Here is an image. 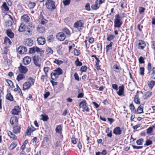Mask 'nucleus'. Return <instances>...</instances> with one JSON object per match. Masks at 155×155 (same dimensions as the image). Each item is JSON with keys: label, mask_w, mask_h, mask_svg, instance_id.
Returning a JSON list of instances; mask_svg holds the SVG:
<instances>
[{"label": "nucleus", "mask_w": 155, "mask_h": 155, "mask_svg": "<svg viewBox=\"0 0 155 155\" xmlns=\"http://www.w3.org/2000/svg\"><path fill=\"white\" fill-rule=\"evenodd\" d=\"M28 80L30 81H28L25 82L23 85V90H25L29 89L31 87L34 85L35 83V80L33 78L30 77Z\"/></svg>", "instance_id": "1"}, {"label": "nucleus", "mask_w": 155, "mask_h": 155, "mask_svg": "<svg viewBox=\"0 0 155 155\" xmlns=\"http://www.w3.org/2000/svg\"><path fill=\"white\" fill-rule=\"evenodd\" d=\"M63 73L62 69L60 68H58L54 70V72H52L51 74V78L53 80L58 77L59 75Z\"/></svg>", "instance_id": "2"}, {"label": "nucleus", "mask_w": 155, "mask_h": 155, "mask_svg": "<svg viewBox=\"0 0 155 155\" xmlns=\"http://www.w3.org/2000/svg\"><path fill=\"white\" fill-rule=\"evenodd\" d=\"M120 16L117 14L115 16L114 20V27L116 28H120L122 24V22L120 21Z\"/></svg>", "instance_id": "3"}, {"label": "nucleus", "mask_w": 155, "mask_h": 155, "mask_svg": "<svg viewBox=\"0 0 155 155\" xmlns=\"http://www.w3.org/2000/svg\"><path fill=\"white\" fill-rule=\"evenodd\" d=\"M54 3L55 2L53 1L49 0L46 1L45 5L48 9L52 10L56 8Z\"/></svg>", "instance_id": "4"}, {"label": "nucleus", "mask_w": 155, "mask_h": 155, "mask_svg": "<svg viewBox=\"0 0 155 155\" xmlns=\"http://www.w3.org/2000/svg\"><path fill=\"white\" fill-rule=\"evenodd\" d=\"M84 24L83 20H80L77 21L74 23L73 27L75 28H77L80 30L81 29V28L83 27Z\"/></svg>", "instance_id": "5"}, {"label": "nucleus", "mask_w": 155, "mask_h": 155, "mask_svg": "<svg viewBox=\"0 0 155 155\" xmlns=\"http://www.w3.org/2000/svg\"><path fill=\"white\" fill-rule=\"evenodd\" d=\"M79 107L80 108H82L83 109V111L87 112L89 111V108L87 105L86 102L85 100H83L80 103Z\"/></svg>", "instance_id": "6"}, {"label": "nucleus", "mask_w": 155, "mask_h": 155, "mask_svg": "<svg viewBox=\"0 0 155 155\" xmlns=\"http://www.w3.org/2000/svg\"><path fill=\"white\" fill-rule=\"evenodd\" d=\"M42 51L41 49L37 46H34L32 48H30L29 51L30 53L32 54L35 53L36 52L41 53H42Z\"/></svg>", "instance_id": "7"}, {"label": "nucleus", "mask_w": 155, "mask_h": 155, "mask_svg": "<svg viewBox=\"0 0 155 155\" xmlns=\"http://www.w3.org/2000/svg\"><path fill=\"white\" fill-rule=\"evenodd\" d=\"M56 37L58 40L63 41L65 38L66 36L63 32H60L57 34Z\"/></svg>", "instance_id": "8"}, {"label": "nucleus", "mask_w": 155, "mask_h": 155, "mask_svg": "<svg viewBox=\"0 0 155 155\" xmlns=\"http://www.w3.org/2000/svg\"><path fill=\"white\" fill-rule=\"evenodd\" d=\"M33 60L34 64L37 66L39 67L41 66L40 62V57L38 56H35L33 58Z\"/></svg>", "instance_id": "9"}, {"label": "nucleus", "mask_w": 155, "mask_h": 155, "mask_svg": "<svg viewBox=\"0 0 155 155\" xmlns=\"http://www.w3.org/2000/svg\"><path fill=\"white\" fill-rule=\"evenodd\" d=\"M10 123L13 125H16L18 124V120L17 118L15 117H12L10 120Z\"/></svg>", "instance_id": "10"}, {"label": "nucleus", "mask_w": 155, "mask_h": 155, "mask_svg": "<svg viewBox=\"0 0 155 155\" xmlns=\"http://www.w3.org/2000/svg\"><path fill=\"white\" fill-rule=\"evenodd\" d=\"M18 68L20 72L23 74H26L28 70L26 67L23 66L21 64Z\"/></svg>", "instance_id": "11"}, {"label": "nucleus", "mask_w": 155, "mask_h": 155, "mask_svg": "<svg viewBox=\"0 0 155 155\" xmlns=\"http://www.w3.org/2000/svg\"><path fill=\"white\" fill-rule=\"evenodd\" d=\"M27 48L22 46H20L17 49V51L19 54H24L27 51Z\"/></svg>", "instance_id": "12"}, {"label": "nucleus", "mask_w": 155, "mask_h": 155, "mask_svg": "<svg viewBox=\"0 0 155 155\" xmlns=\"http://www.w3.org/2000/svg\"><path fill=\"white\" fill-rule=\"evenodd\" d=\"M21 20L22 21L28 23L29 22L30 18L27 15H24L21 17Z\"/></svg>", "instance_id": "13"}, {"label": "nucleus", "mask_w": 155, "mask_h": 155, "mask_svg": "<svg viewBox=\"0 0 155 155\" xmlns=\"http://www.w3.org/2000/svg\"><path fill=\"white\" fill-rule=\"evenodd\" d=\"M21 127L19 125H17L14 126L13 127V132L15 134H17L19 133L20 132Z\"/></svg>", "instance_id": "14"}, {"label": "nucleus", "mask_w": 155, "mask_h": 155, "mask_svg": "<svg viewBox=\"0 0 155 155\" xmlns=\"http://www.w3.org/2000/svg\"><path fill=\"white\" fill-rule=\"evenodd\" d=\"M20 111V108L19 106H15L12 110V114L14 115H18Z\"/></svg>", "instance_id": "15"}, {"label": "nucleus", "mask_w": 155, "mask_h": 155, "mask_svg": "<svg viewBox=\"0 0 155 155\" xmlns=\"http://www.w3.org/2000/svg\"><path fill=\"white\" fill-rule=\"evenodd\" d=\"M38 43L39 45H43L45 42V39L44 37H40L37 39Z\"/></svg>", "instance_id": "16"}, {"label": "nucleus", "mask_w": 155, "mask_h": 155, "mask_svg": "<svg viewBox=\"0 0 155 155\" xmlns=\"http://www.w3.org/2000/svg\"><path fill=\"white\" fill-rule=\"evenodd\" d=\"M24 44L26 46H31L33 44V41L31 39L29 38L25 40Z\"/></svg>", "instance_id": "17"}, {"label": "nucleus", "mask_w": 155, "mask_h": 155, "mask_svg": "<svg viewBox=\"0 0 155 155\" xmlns=\"http://www.w3.org/2000/svg\"><path fill=\"white\" fill-rule=\"evenodd\" d=\"M113 133L116 135H119L122 133V130L119 127H116L113 130Z\"/></svg>", "instance_id": "18"}, {"label": "nucleus", "mask_w": 155, "mask_h": 155, "mask_svg": "<svg viewBox=\"0 0 155 155\" xmlns=\"http://www.w3.org/2000/svg\"><path fill=\"white\" fill-rule=\"evenodd\" d=\"M31 61V58L27 56L24 58L23 62L25 65H27L30 63Z\"/></svg>", "instance_id": "19"}, {"label": "nucleus", "mask_w": 155, "mask_h": 155, "mask_svg": "<svg viewBox=\"0 0 155 155\" xmlns=\"http://www.w3.org/2000/svg\"><path fill=\"white\" fill-rule=\"evenodd\" d=\"M138 44V48L139 49H143L146 46L144 42L143 41H139Z\"/></svg>", "instance_id": "20"}, {"label": "nucleus", "mask_w": 155, "mask_h": 155, "mask_svg": "<svg viewBox=\"0 0 155 155\" xmlns=\"http://www.w3.org/2000/svg\"><path fill=\"white\" fill-rule=\"evenodd\" d=\"M6 33L8 36L10 38H13L14 37V33L10 29H8L6 31Z\"/></svg>", "instance_id": "21"}, {"label": "nucleus", "mask_w": 155, "mask_h": 155, "mask_svg": "<svg viewBox=\"0 0 155 155\" xmlns=\"http://www.w3.org/2000/svg\"><path fill=\"white\" fill-rule=\"evenodd\" d=\"M124 87L123 85L119 87V91L117 92V94L119 96L122 95L124 93Z\"/></svg>", "instance_id": "22"}, {"label": "nucleus", "mask_w": 155, "mask_h": 155, "mask_svg": "<svg viewBox=\"0 0 155 155\" xmlns=\"http://www.w3.org/2000/svg\"><path fill=\"white\" fill-rule=\"evenodd\" d=\"M7 134L8 136L11 138L13 140H15L17 139V137L13 133L9 131H7Z\"/></svg>", "instance_id": "23"}, {"label": "nucleus", "mask_w": 155, "mask_h": 155, "mask_svg": "<svg viewBox=\"0 0 155 155\" xmlns=\"http://www.w3.org/2000/svg\"><path fill=\"white\" fill-rule=\"evenodd\" d=\"M26 26L24 23H22L21 24L18 28V31L20 32H23L25 30Z\"/></svg>", "instance_id": "24"}, {"label": "nucleus", "mask_w": 155, "mask_h": 155, "mask_svg": "<svg viewBox=\"0 0 155 155\" xmlns=\"http://www.w3.org/2000/svg\"><path fill=\"white\" fill-rule=\"evenodd\" d=\"M38 31L40 33H44L45 31V28L43 26L39 25L37 28Z\"/></svg>", "instance_id": "25"}, {"label": "nucleus", "mask_w": 155, "mask_h": 155, "mask_svg": "<svg viewBox=\"0 0 155 155\" xmlns=\"http://www.w3.org/2000/svg\"><path fill=\"white\" fill-rule=\"evenodd\" d=\"M10 17L11 18L10 19V20H8L5 22V26L7 27L10 26L12 25V17L11 16H10Z\"/></svg>", "instance_id": "26"}, {"label": "nucleus", "mask_w": 155, "mask_h": 155, "mask_svg": "<svg viewBox=\"0 0 155 155\" xmlns=\"http://www.w3.org/2000/svg\"><path fill=\"white\" fill-rule=\"evenodd\" d=\"M62 127L61 125H59L57 126V127L55 129L56 132L60 134L62 133Z\"/></svg>", "instance_id": "27"}, {"label": "nucleus", "mask_w": 155, "mask_h": 155, "mask_svg": "<svg viewBox=\"0 0 155 155\" xmlns=\"http://www.w3.org/2000/svg\"><path fill=\"white\" fill-rule=\"evenodd\" d=\"M25 78V75L21 73V74H19L17 76L16 78V80L18 81H19L21 80H22L23 79Z\"/></svg>", "instance_id": "28"}, {"label": "nucleus", "mask_w": 155, "mask_h": 155, "mask_svg": "<svg viewBox=\"0 0 155 155\" xmlns=\"http://www.w3.org/2000/svg\"><path fill=\"white\" fill-rule=\"evenodd\" d=\"M147 84L149 88L151 89L155 85V81L152 80L149 81L148 82Z\"/></svg>", "instance_id": "29"}, {"label": "nucleus", "mask_w": 155, "mask_h": 155, "mask_svg": "<svg viewBox=\"0 0 155 155\" xmlns=\"http://www.w3.org/2000/svg\"><path fill=\"white\" fill-rule=\"evenodd\" d=\"M152 94V92L151 91H148L146 92L145 94L143 96V98L144 99H146L150 97Z\"/></svg>", "instance_id": "30"}, {"label": "nucleus", "mask_w": 155, "mask_h": 155, "mask_svg": "<svg viewBox=\"0 0 155 155\" xmlns=\"http://www.w3.org/2000/svg\"><path fill=\"white\" fill-rule=\"evenodd\" d=\"M12 43L10 39L7 37H5L4 39V43L6 45H11Z\"/></svg>", "instance_id": "31"}, {"label": "nucleus", "mask_w": 155, "mask_h": 155, "mask_svg": "<svg viewBox=\"0 0 155 155\" xmlns=\"http://www.w3.org/2000/svg\"><path fill=\"white\" fill-rule=\"evenodd\" d=\"M143 113V107L141 106V105L139 106L137 109L136 113L137 114H140Z\"/></svg>", "instance_id": "32"}, {"label": "nucleus", "mask_w": 155, "mask_h": 155, "mask_svg": "<svg viewBox=\"0 0 155 155\" xmlns=\"http://www.w3.org/2000/svg\"><path fill=\"white\" fill-rule=\"evenodd\" d=\"M17 143L16 141L13 142L9 147V149L11 150H12L15 148L17 145Z\"/></svg>", "instance_id": "33"}, {"label": "nucleus", "mask_w": 155, "mask_h": 155, "mask_svg": "<svg viewBox=\"0 0 155 155\" xmlns=\"http://www.w3.org/2000/svg\"><path fill=\"white\" fill-rule=\"evenodd\" d=\"M100 6L98 3L96 2L95 3L91 6V8L94 10H96L99 8Z\"/></svg>", "instance_id": "34"}, {"label": "nucleus", "mask_w": 155, "mask_h": 155, "mask_svg": "<svg viewBox=\"0 0 155 155\" xmlns=\"http://www.w3.org/2000/svg\"><path fill=\"white\" fill-rule=\"evenodd\" d=\"M36 3L31 1L29 2L28 6L30 9L33 8L35 6Z\"/></svg>", "instance_id": "35"}, {"label": "nucleus", "mask_w": 155, "mask_h": 155, "mask_svg": "<svg viewBox=\"0 0 155 155\" xmlns=\"http://www.w3.org/2000/svg\"><path fill=\"white\" fill-rule=\"evenodd\" d=\"M6 98L8 100L11 101H12L13 100V97L12 95H11V93H8L6 95Z\"/></svg>", "instance_id": "36"}, {"label": "nucleus", "mask_w": 155, "mask_h": 155, "mask_svg": "<svg viewBox=\"0 0 155 155\" xmlns=\"http://www.w3.org/2000/svg\"><path fill=\"white\" fill-rule=\"evenodd\" d=\"M134 101L137 104H140V100L138 95L136 94L135 96Z\"/></svg>", "instance_id": "37"}, {"label": "nucleus", "mask_w": 155, "mask_h": 155, "mask_svg": "<svg viewBox=\"0 0 155 155\" xmlns=\"http://www.w3.org/2000/svg\"><path fill=\"white\" fill-rule=\"evenodd\" d=\"M154 128H155V125L149 127L147 129V134L150 133L152 131L153 129Z\"/></svg>", "instance_id": "38"}, {"label": "nucleus", "mask_w": 155, "mask_h": 155, "mask_svg": "<svg viewBox=\"0 0 155 155\" xmlns=\"http://www.w3.org/2000/svg\"><path fill=\"white\" fill-rule=\"evenodd\" d=\"M114 71L116 72H119L120 70H121V68L119 66H118L117 65H114L113 67Z\"/></svg>", "instance_id": "39"}, {"label": "nucleus", "mask_w": 155, "mask_h": 155, "mask_svg": "<svg viewBox=\"0 0 155 155\" xmlns=\"http://www.w3.org/2000/svg\"><path fill=\"white\" fill-rule=\"evenodd\" d=\"M129 107L132 112L136 113V111L135 109V107L132 104H130V105Z\"/></svg>", "instance_id": "40"}, {"label": "nucleus", "mask_w": 155, "mask_h": 155, "mask_svg": "<svg viewBox=\"0 0 155 155\" xmlns=\"http://www.w3.org/2000/svg\"><path fill=\"white\" fill-rule=\"evenodd\" d=\"M112 44L113 42H111L108 45H107L106 46V50L107 52H108L111 49Z\"/></svg>", "instance_id": "41"}, {"label": "nucleus", "mask_w": 155, "mask_h": 155, "mask_svg": "<svg viewBox=\"0 0 155 155\" xmlns=\"http://www.w3.org/2000/svg\"><path fill=\"white\" fill-rule=\"evenodd\" d=\"M75 63L77 66H81L82 65V63L79 61L78 58H77V60L75 61Z\"/></svg>", "instance_id": "42"}, {"label": "nucleus", "mask_w": 155, "mask_h": 155, "mask_svg": "<svg viewBox=\"0 0 155 155\" xmlns=\"http://www.w3.org/2000/svg\"><path fill=\"white\" fill-rule=\"evenodd\" d=\"M63 61L61 60L55 59L54 61V63L57 64L58 65H60L63 63Z\"/></svg>", "instance_id": "43"}, {"label": "nucleus", "mask_w": 155, "mask_h": 155, "mask_svg": "<svg viewBox=\"0 0 155 155\" xmlns=\"http://www.w3.org/2000/svg\"><path fill=\"white\" fill-rule=\"evenodd\" d=\"M42 117L41 119L44 121H47L48 119V117L47 115H41Z\"/></svg>", "instance_id": "44"}, {"label": "nucleus", "mask_w": 155, "mask_h": 155, "mask_svg": "<svg viewBox=\"0 0 155 155\" xmlns=\"http://www.w3.org/2000/svg\"><path fill=\"white\" fill-rule=\"evenodd\" d=\"M63 31L64 33H65L67 35H70V33L69 30L67 28H65L63 30Z\"/></svg>", "instance_id": "45"}, {"label": "nucleus", "mask_w": 155, "mask_h": 155, "mask_svg": "<svg viewBox=\"0 0 155 155\" xmlns=\"http://www.w3.org/2000/svg\"><path fill=\"white\" fill-rule=\"evenodd\" d=\"M41 23L44 25L46 24L48 21L46 19L43 18L42 17H41Z\"/></svg>", "instance_id": "46"}, {"label": "nucleus", "mask_w": 155, "mask_h": 155, "mask_svg": "<svg viewBox=\"0 0 155 155\" xmlns=\"http://www.w3.org/2000/svg\"><path fill=\"white\" fill-rule=\"evenodd\" d=\"M143 141V139H140L137 141L136 143L138 145H141Z\"/></svg>", "instance_id": "47"}, {"label": "nucleus", "mask_w": 155, "mask_h": 155, "mask_svg": "<svg viewBox=\"0 0 155 155\" xmlns=\"http://www.w3.org/2000/svg\"><path fill=\"white\" fill-rule=\"evenodd\" d=\"M140 74L141 75L144 74V68L143 67H140Z\"/></svg>", "instance_id": "48"}, {"label": "nucleus", "mask_w": 155, "mask_h": 155, "mask_svg": "<svg viewBox=\"0 0 155 155\" xmlns=\"http://www.w3.org/2000/svg\"><path fill=\"white\" fill-rule=\"evenodd\" d=\"M2 6H3L4 8L5 9V11H8L9 10V8L7 6L6 3H4Z\"/></svg>", "instance_id": "49"}, {"label": "nucleus", "mask_w": 155, "mask_h": 155, "mask_svg": "<svg viewBox=\"0 0 155 155\" xmlns=\"http://www.w3.org/2000/svg\"><path fill=\"white\" fill-rule=\"evenodd\" d=\"M114 36L113 35H110L108 36L107 37V39L109 41H111L114 38Z\"/></svg>", "instance_id": "50"}, {"label": "nucleus", "mask_w": 155, "mask_h": 155, "mask_svg": "<svg viewBox=\"0 0 155 155\" xmlns=\"http://www.w3.org/2000/svg\"><path fill=\"white\" fill-rule=\"evenodd\" d=\"M152 141L150 140H147L146 141V143L145 144V145H146L147 146L150 145L152 144Z\"/></svg>", "instance_id": "51"}, {"label": "nucleus", "mask_w": 155, "mask_h": 155, "mask_svg": "<svg viewBox=\"0 0 155 155\" xmlns=\"http://www.w3.org/2000/svg\"><path fill=\"white\" fill-rule=\"evenodd\" d=\"M6 81L11 87H12L13 86V83L11 80H6Z\"/></svg>", "instance_id": "52"}, {"label": "nucleus", "mask_w": 155, "mask_h": 155, "mask_svg": "<svg viewBox=\"0 0 155 155\" xmlns=\"http://www.w3.org/2000/svg\"><path fill=\"white\" fill-rule=\"evenodd\" d=\"M87 67L85 66H82L81 68V72H85L86 71Z\"/></svg>", "instance_id": "53"}, {"label": "nucleus", "mask_w": 155, "mask_h": 155, "mask_svg": "<svg viewBox=\"0 0 155 155\" xmlns=\"http://www.w3.org/2000/svg\"><path fill=\"white\" fill-rule=\"evenodd\" d=\"M70 2V0H65L63 1V3L65 5H69Z\"/></svg>", "instance_id": "54"}, {"label": "nucleus", "mask_w": 155, "mask_h": 155, "mask_svg": "<svg viewBox=\"0 0 155 155\" xmlns=\"http://www.w3.org/2000/svg\"><path fill=\"white\" fill-rule=\"evenodd\" d=\"M46 51L48 53L52 54L53 52V50L49 47H48L46 49Z\"/></svg>", "instance_id": "55"}, {"label": "nucleus", "mask_w": 155, "mask_h": 155, "mask_svg": "<svg viewBox=\"0 0 155 155\" xmlns=\"http://www.w3.org/2000/svg\"><path fill=\"white\" fill-rule=\"evenodd\" d=\"M49 69V68L48 67H46L44 68V72L45 73L46 76H47V73L48 72Z\"/></svg>", "instance_id": "56"}, {"label": "nucleus", "mask_w": 155, "mask_h": 155, "mask_svg": "<svg viewBox=\"0 0 155 155\" xmlns=\"http://www.w3.org/2000/svg\"><path fill=\"white\" fill-rule=\"evenodd\" d=\"M145 10V8L143 7H140L139 8V12L141 14Z\"/></svg>", "instance_id": "57"}, {"label": "nucleus", "mask_w": 155, "mask_h": 155, "mask_svg": "<svg viewBox=\"0 0 155 155\" xmlns=\"http://www.w3.org/2000/svg\"><path fill=\"white\" fill-rule=\"evenodd\" d=\"M55 145L56 147H59L61 145L60 141L59 140L57 141L55 144Z\"/></svg>", "instance_id": "58"}, {"label": "nucleus", "mask_w": 155, "mask_h": 155, "mask_svg": "<svg viewBox=\"0 0 155 155\" xmlns=\"http://www.w3.org/2000/svg\"><path fill=\"white\" fill-rule=\"evenodd\" d=\"M74 76L76 80H77L78 81H79V77L78 74L76 72L74 73Z\"/></svg>", "instance_id": "59"}, {"label": "nucleus", "mask_w": 155, "mask_h": 155, "mask_svg": "<svg viewBox=\"0 0 155 155\" xmlns=\"http://www.w3.org/2000/svg\"><path fill=\"white\" fill-rule=\"evenodd\" d=\"M139 63L140 64H143L144 63V59L142 57H140L139 59Z\"/></svg>", "instance_id": "60"}, {"label": "nucleus", "mask_w": 155, "mask_h": 155, "mask_svg": "<svg viewBox=\"0 0 155 155\" xmlns=\"http://www.w3.org/2000/svg\"><path fill=\"white\" fill-rule=\"evenodd\" d=\"M132 147L134 149H142L143 148L142 146H137L134 145H132Z\"/></svg>", "instance_id": "61"}, {"label": "nucleus", "mask_w": 155, "mask_h": 155, "mask_svg": "<svg viewBox=\"0 0 155 155\" xmlns=\"http://www.w3.org/2000/svg\"><path fill=\"white\" fill-rule=\"evenodd\" d=\"M86 9L87 11H89L90 10V4L88 3H87L85 5Z\"/></svg>", "instance_id": "62"}, {"label": "nucleus", "mask_w": 155, "mask_h": 155, "mask_svg": "<svg viewBox=\"0 0 155 155\" xmlns=\"http://www.w3.org/2000/svg\"><path fill=\"white\" fill-rule=\"evenodd\" d=\"M104 1L105 0H97L96 2L100 5L104 3Z\"/></svg>", "instance_id": "63"}, {"label": "nucleus", "mask_w": 155, "mask_h": 155, "mask_svg": "<svg viewBox=\"0 0 155 155\" xmlns=\"http://www.w3.org/2000/svg\"><path fill=\"white\" fill-rule=\"evenodd\" d=\"M71 142L74 144H75L77 143V141H76V139L75 138H72L71 139Z\"/></svg>", "instance_id": "64"}]
</instances>
